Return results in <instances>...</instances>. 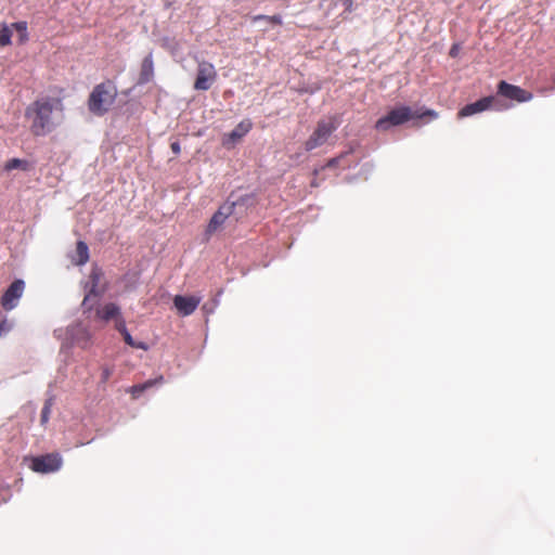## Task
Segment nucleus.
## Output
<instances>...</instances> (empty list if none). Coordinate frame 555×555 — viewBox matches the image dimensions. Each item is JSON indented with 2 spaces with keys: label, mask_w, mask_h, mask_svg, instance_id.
Here are the masks:
<instances>
[{
  "label": "nucleus",
  "mask_w": 555,
  "mask_h": 555,
  "mask_svg": "<svg viewBox=\"0 0 555 555\" xmlns=\"http://www.w3.org/2000/svg\"><path fill=\"white\" fill-rule=\"evenodd\" d=\"M27 168V163L25 160H22L20 158H12L10 159L5 166L4 169L7 171L13 170V169H23L25 170Z\"/></svg>",
  "instance_id": "nucleus-21"
},
{
  "label": "nucleus",
  "mask_w": 555,
  "mask_h": 555,
  "mask_svg": "<svg viewBox=\"0 0 555 555\" xmlns=\"http://www.w3.org/2000/svg\"><path fill=\"white\" fill-rule=\"evenodd\" d=\"M25 288V283L22 280L14 281L10 287L5 291L4 295L2 296V307L5 310H12L14 309L20 298L22 297Z\"/></svg>",
  "instance_id": "nucleus-9"
},
{
  "label": "nucleus",
  "mask_w": 555,
  "mask_h": 555,
  "mask_svg": "<svg viewBox=\"0 0 555 555\" xmlns=\"http://www.w3.org/2000/svg\"><path fill=\"white\" fill-rule=\"evenodd\" d=\"M202 298L196 296H182L177 295L173 298V305L179 314L186 317L192 314L198 307Z\"/></svg>",
  "instance_id": "nucleus-11"
},
{
  "label": "nucleus",
  "mask_w": 555,
  "mask_h": 555,
  "mask_svg": "<svg viewBox=\"0 0 555 555\" xmlns=\"http://www.w3.org/2000/svg\"><path fill=\"white\" fill-rule=\"evenodd\" d=\"M251 128L249 120L241 121L231 132L223 138V145L233 147Z\"/></svg>",
  "instance_id": "nucleus-12"
},
{
  "label": "nucleus",
  "mask_w": 555,
  "mask_h": 555,
  "mask_svg": "<svg viewBox=\"0 0 555 555\" xmlns=\"http://www.w3.org/2000/svg\"><path fill=\"white\" fill-rule=\"evenodd\" d=\"M153 75V60L152 55L149 54L144 57L142 62V69H141V81L146 82L150 80V78Z\"/></svg>",
  "instance_id": "nucleus-16"
},
{
  "label": "nucleus",
  "mask_w": 555,
  "mask_h": 555,
  "mask_svg": "<svg viewBox=\"0 0 555 555\" xmlns=\"http://www.w3.org/2000/svg\"><path fill=\"white\" fill-rule=\"evenodd\" d=\"M234 207L235 203H225L215 212L206 229L207 238L223 225L225 220L234 212Z\"/></svg>",
  "instance_id": "nucleus-8"
},
{
  "label": "nucleus",
  "mask_w": 555,
  "mask_h": 555,
  "mask_svg": "<svg viewBox=\"0 0 555 555\" xmlns=\"http://www.w3.org/2000/svg\"><path fill=\"white\" fill-rule=\"evenodd\" d=\"M62 466V457L59 454H46L31 460V469L41 474L59 470Z\"/></svg>",
  "instance_id": "nucleus-6"
},
{
  "label": "nucleus",
  "mask_w": 555,
  "mask_h": 555,
  "mask_svg": "<svg viewBox=\"0 0 555 555\" xmlns=\"http://www.w3.org/2000/svg\"><path fill=\"white\" fill-rule=\"evenodd\" d=\"M337 162H338V159H337V158H334V159H332V160L328 163V166H334Z\"/></svg>",
  "instance_id": "nucleus-28"
},
{
  "label": "nucleus",
  "mask_w": 555,
  "mask_h": 555,
  "mask_svg": "<svg viewBox=\"0 0 555 555\" xmlns=\"http://www.w3.org/2000/svg\"><path fill=\"white\" fill-rule=\"evenodd\" d=\"M499 92L505 98L515 100L517 102H529L532 100V93L521 89L520 87L509 85L505 81L499 83Z\"/></svg>",
  "instance_id": "nucleus-10"
},
{
  "label": "nucleus",
  "mask_w": 555,
  "mask_h": 555,
  "mask_svg": "<svg viewBox=\"0 0 555 555\" xmlns=\"http://www.w3.org/2000/svg\"><path fill=\"white\" fill-rule=\"evenodd\" d=\"M261 21H264V22H268V23H273V24H280L281 23L280 16H271V17H268V16H257V17H255V22H261Z\"/></svg>",
  "instance_id": "nucleus-23"
},
{
  "label": "nucleus",
  "mask_w": 555,
  "mask_h": 555,
  "mask_svg": "<svg viewBox=\"0 0 555 555\" xmlns=\"http://www.w3.org/2000/svg\"><path fill=\"white\" fill-rule=\"evenodd\" d=\"M69 258L74 264L81 266L89 260V249L83 242H78L76 248L70 253Z\"/></svg>",
  "instance_id": "nucleus-14"
},
{
  "label": "nucleus",
  "mask_w": 555,
  "mask_h": 555,
  "mask_svg": "<svg viewBox=\"0 0 555 555\" xmlns=\"http://www.w3.org/2000/svg\"><path fill=\"white\" fill-rule=\"evenodd\" d=\"M164 382V377L163 376H158L157 378L155 379H150L143 384H140V385H137V386H133L131 388V392L133 395V397H138L140 393H142L144 390H146L147 388L156 385V384H163Z\"/></svg>",
  "instance_id": "nucleus-17"
},
{
  "label": "nucleus",
  "mask_w": 555,
  "mask_h": 555,
  "mask_svg": "<svg viewBox=\"0 0 555 555\" xmlns=\"http://www.w3.org/2000/svg\"><path fill=\"white\" fill-rule=\"evenodd\" d=\"M86 295L82 306L92 309L96 299L106 291V281L101 269L94 267L91 271L89 280L85 284Z\"/></svg>",
  "instance_id": "nucleus-4"
},
{
  "label": "nucleus",
  "mask_w": 555,
  "mask_h": 555,
  "mask_svg": "<svg viewBox=\"0 0 555 555\" xmlns=\"http://www.w3.org/2000/svg\"><path fill=\"white\" fill-rule=\"evenodd\" d=\"M120 333L121 335L124 336V339L126 341L127 345L133 347L135 341L133 340L132 336L130 335V333L127 331L126 326L122 325V328H120Z\"/></svg>",
  "instance_id": "nucleus-22"
},
{
  "label": "nucleus",
  "mask_w": 555,
  "mask_h": 555,
  "mask_svg": "<svg viewBox=\"0 0 555 555\" xmlns=\"http://www.w3.org/2000/svg\"><path fill=\"white\" fill-rule=\"evenodd\" d=\"M26 117L35 135H47L63 122V103L57 98H40L26 109Z\"/></svg>",
  "instance_id": "nucleus-1"
},
{
  "label": "nucleus",
  "mask_w": 555,
  "mask_h": 555,
  "mask_svg": "<svg viewBox=\"0 0 555 555\" xmlns=\"http://www.w3.org/2000/svg\"><path fill=\"white\" fill-rule=\"evenodd\" d=\"M171 150H172V152H173L175 154L180 153V145H179V143H178V142H173V143H171Z\"/></svg>",
  "instance_id": "nucleus-25"
},
{
  "label": "nucleus",
  "mask_w": 555,
  "mask_h": 555,
  "mask_svg": "<svg viewBox=\"0 0 555 555\" xmlns=\"http://www.w3.org/2000/svg\"><path fill=\"white\" fill-rule=\"evenodd\" d=\"M120 313V309L116 304H107L102 308L96 310V314L100 319L104 321H109L116 319Z\"/></svg>",
  "instance_id": "nucleus-15"
},
{
  "label": "nucleus",
  "mask_w": 555,
  "mask_h": 555,
  "mask_svg": "<svg viewBox=\"0 0 555 555\" xmlns=\"http://www.w3.org/2000/svg\"><path fill=\"white\" fill-rule=\"evenodd\" d=\"M12 28H13V31L17 33L20 42H24L27 40V24H26V22L13 23Z\"/></svg>",
  "instance_id": "nucleus-19"
},
{
  "label": "nucleus",
  "mask_w": 555,
  "mask_h": 555,
  "mask_svg": "<svg viewBox=\"0 0 555 555\" xmlns=\"http://www.w3.org/2000/svg\"><path fill=\"white\" fill-rule=\"evenodd\" d=\"M217 77L215 67L207 62H202L197 67V76L195 79L194 88L196 90L205 91L208 90L215 82Z\"/></svg>",
  "instance_id": "nucleus-7"
},
{
  "label": "nucleus",
  "mask_w": 555,
  "mask_h": 555,
  "mask_svg": "<svg viewBox=\"0 0 555 555\" xmlns=\"http://www.w3.org/2000/svg\"><path fill=\"white\" fill-rule=\"evenodd\" d=\"M134 348H139V349H143V350H146L147 349V345L145 343H137L134 344L133 346Z\"/></svg>",
  "instance_id": "nucleus-26"
},
{
  "label": "nucleus",
  "mask_w": 555,
  "mask_h": 555,
  "mask_svg": "<svg viewBox=\"0 0 555 555\" xmlns=\"http://www.w3.org/2000/svg\"><path fill=\"white\" fill-rule=\"evenodd\" d=\"M492 103L491 98H483L475 103L464 106L460 112V117H468L477 113H481L490 107Z\"/></svg>",
  "instance_id": "nucleus-13"
},
{
  "label": "nucleus",
  "mask_w": 555,
  "mask_h": 555,
  "mask_svg": "<svg viewBox=\"0 0 555 555\" xmlns=\"http://www.w3.org/2000/svg\"><path fill=\"white\" fill-rule=\"evenodd\" d=\"M12 24L10 26H3L0 30V47L8 46L11 42V37L13 36Z\"/></svg>",
  "instance_id": "nucleus-20"
},
{
  "label": "nucleus",
  "mask_w": 555,
  "mask_h": 555,
  "mask_svg": "<svg viewBox=\"0 0 555 555\" xmlns=\"http://www.w3.org/2000/svg\"><path fill=\"white\" fill-rule=\"evenodd\" d=\"M337 127L338 122L334 118L320 121L315 131L306 142V150L311 151L323 145L333 133V131L337 129Z\"/></svg>",
  "instance_id": "nucleus-5"
},
{
  "label": "nucleus",
  "mask_w": 555,
  "mask_h": 555,
  "mask_svg": "<svg viewBox=\"0 0 555 555\" xmlns=\"http://www.w3.org/2000/svg\"><path fill=\"white\" fill-rule=\"evenodd\" d=\"M53 404H54V396L50 395L46 399L42 411H41V417H40L41 425H46L49 422Z\"/></svg>",
  "instance_id": "nucleus-18"
},
{
  "label": "nucleus",
  "mask_w": 555,
  "mask_h": 555,
  "mask_svg": "<svg viewBox=\"0 0 555 555\" xmlns=\"http://www.w3.org/2000/svg\"><path fill=\"white\" fill-rule=\"evenodd\" d=\"M459 50H460L459 46L457 44H453L451 50H450V55L455 57L459 54Z\"/></svg>",
  "instance_id": "nucleus-24"
},
{
  "label": "nucleus",
  "mask_w": 555,
  "mask_h": 555,
  "mask_svg": "<svg viewBox=\"0 0 555 555\" xmlns=\"http://www.w3.org/2000/svg\"><path fill=\"white\" fill-rule=\"evenodd\" d=\"M122 325H125L124 321H117L116 327L120 332V328H122Z\"/></svg>",
  "instance_id": "nucleus-27"
},
{
  "label": "nucleus",
  "mask_w": 555,
  "mask_h": 555,
  "mask_svg": "<svg viewBox=\"0 0 555 555\" xmlns=\"http://www.w3.org/2000/svg\"><path fill=\"white\" fill-rule=\"evenodd\" d=\"M429 116L431 119H436L438 117V114L435 111L427 109L423 114L418 115L408 106H400L397 108H393L386 115L385 117L380 118L376 122V129L379 131H387L389 128L393 126H399L414 117H424Z\"/></svg>",
  "instance_id": "nucleus-2"
},
{
  "label": "nucleus",
  "mask_w": 555,
  "mask_h": 555,
  "mask_svg": "<svg viewBox=\"0 0 555 555\" xmlns=\"http://www.w3.org/2000/svg\"><path fill=\"white\" fill-rule=\"evenodd\" d=\"M116 98V89L107 83L94 88L89 99V108L93 114L102 115L109 109Z\"/></svg>",
  "instance_id": "nucleus-3"
}]
</instances>
